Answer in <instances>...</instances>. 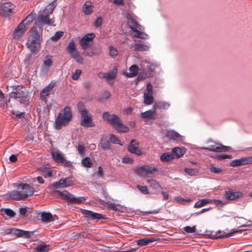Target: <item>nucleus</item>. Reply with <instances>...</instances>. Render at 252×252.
<instances>
[{
    "label": "nucleus",
    "instance_id": "obj_49",
    "mask_svg": "<svg viewBox=\"0 0 252 252\" xmlns=\"http://www.w3.org/2000/svg\"><path fill=\"white\" fill-rule=\"evenodd\" d=\"M183 229L187 233H192L195 232L196 227L195 226H193L192 227L187 226L184 227Z\"/></svg>",
    "mask_w": 252,
    "mask_h": 252
},
{
    "label": "nucleus",
    "instance_id": "obj_3",
    "mask_svg": "<svg viewBox=\"0 0 252 252\" xmlns=\"http://www.w3.org/2000/svg\"><path fill=\"white\" fill-rule=\"evenodd\" d=\"M9 98H13L26 107L29 105L30 97L27 90L23 86L13 87L12 91L9 94Z\"/></svg>",
    "mask_w": 252,
    "mask_h": 252
},
{
    "label": "nucleus",
    "instance_id": "obj_53",
    "mask_svg": "<svg viewBox=\"0 0 252 252\" xmlns=\"http://www.w3.org/2000/svg\"><path fill=\"white\" fill-rule=\"evenodd\" d=\"M210 171L215 173H219L222 171V169L220 168L215 166L214 165H211L210 167Z\"/></svg>",
    "mask_w": 252,
    "mask_h": 252
},
{
    "label": "nucleus",
    "instance_id": "obj_50",
    "mask_svg": "<svg viewBox=\"0 0 252 252\" xmlns=\"http://www.w3.org/2000/svg\"><path fill=\"white\" fill-rule=\"evenodd\" d=\"M137 188L142 193L144 194H148L149 193L148 188L146 186L137 185Z\"/></svg>",
    "mask_w": 252,
    "mask_h": 252
},
{
    "label": "nucleus",
    "instance_id": "obj_62",
    "mask_svg": "<svg viewBox=\"0 0 252 252\" xmlns=\"http://www.w3.org/2000/svg\"><path fill=\"white\" fill-rule=\"evenodd\" d=\"M97 174L100 178H102L103 177L102 168L101 166H99L98 167Z\"/></svg>",
    "mask_w": 252,
    "mask_h": 252
},
{
    "label": "nucleus",
    "instance_id": "obj_2",
    "mask_svg": "<svg viewBox=\"0 0 252 252\" xmlns=\"http://www.w3.org/2000/svg\"><path fill=\"white\" fill-rule=\"evenodd\" d=\"M57 5V0L50 2L42 11L40 12L34 21V25L43 29V26H51L55 23V17L53 14Z\"/></svg>",
    "mask_w": 252,
    "mask_h": 252
},
{
    "label": "nucleus",
    "instance_id": "obj_44",
    "mask_svg": "<svg viewBox=\"0 0 252 252\" xmlns=\"http://www.w3.org/2000/svg\"><path fill=\"white\" fill-rule=\"evenodd\" d=\"M63 32L62 31H58L56 32L55 34L51 36V39L52 41L56 42L61 37L63 36Z\"/></svg>",
    "mask_w": 252,
    "mask_h": 252
},
{
    "label": "nucleus",
    "instance_id": "obj_10",
    "mask_svg": "<svg viewBox=\"0 0 252 252\" xmlns=\"http://www.w3.org/2000/svg\"><path fill=\"white\" fill-rule=\"evenodd\" d=\"M32 14H29L24 20L19 23L12 35L13 38L18 39L23 36L28 29L29 25L32 21Z\"/></svg>",
    "mask_w": 252,
    "mask_h": 252
},
{
    "label": "nucleus",
    "instance_id": "obj_25",
    "mask_svg": "<svg viewBox=\"0 0 252 252\" xmlns=\"http://www.w3.org/2000/svg\"><path fill=\"white\" fill-rule=\"evenodd\" d=\"M156 113V110L154 109L153 106L150 110L146 111L144 112H142L140 114L141 117L146 121L147 120H155V117L154 116Z\"/></svg>",
    "mask_w": 252,
    "mask_h": 252
},
{
    "label": "nucleus",
    "instance_id": "obj_29",
    "mask_svg": "<svg viewBox=\"0 0 252 252\" xmlns=\"http://www.w3.org/2000/svg\"><path fill=\"white\" fill-rule=\"evenodd\" d=\"M139 67L138 65L133 64L129 67L128 70L129 73H126V76L128 78H132L137 75Z\"/></svg>",
    "mask_w": 252,
    "mask_h": 252
},
{
    "label": "nucleus",
    "instance_id": "obj_17",
    "mask_svg": "<svg viewBox=\"0 0 252 252\" xmlns=\"http://www.w3.org/2000/svg\"><path fill=\"white\" fill-rule=\"evenodd\" d=\"M52 156L54 160L57 162L68 164L69 162L65 160L63 154L61 153L58 149H54L52 151Z\"/></svg>",
    "mask_w": 252,
    "mask_h": 252
},
{
    "label": "nucleus",
    "instance_id": "obj_4",
    "mask_svg": "<svg viewBox=\"0 0 252 252\" xmlns=\"http://www.w3.org/2000/svg\"><path fill=\"white\" fill-rule=\"evenodd\" d=\"M72 118V113L69 106H65L58 114L55 119L54 126L58 129H61L63 126L67 125Z\"/></svg>",
    "mask_w": 252,
    "mask_h": 252
},
{
    "label": "nucleus",
    "instance_id": "obj_22",
    "mask_svg": "<svg viewBox=\"0 0 252 252\" xmlns=\"http://www.w3.org/2000/svg\"><path fill=\"white\" fill-rule=\"evenodd\" d=\"M165 136L169 139L173 140L183 141L185 139L184 136L180 135L179 133L174 130H168L166 132Z\"/></svg>",
    "mask_w": 252,
    "mask_h": 252
},
{
    "label": "nucleus",
    "instance_id": "obj_35",
    "mask_svg": "<svg viewBox=\"0 0 252 252\" xmlns=\"http://www.w3.org/2000/svg\"><path fill=\"white\" fill-rule=\"evenodd\" d=\"M143 172L151 174V166L149 165H143L136 170L137 174H141Z\"/></svg>",
    "mask_w": 252,
    "mask_h": 252
},
{
    "label": "nucleus",
    "instance_id": "obj_21",
    "mask_svg": "<svg viewBox=\"0 0 252 252\" xmlns=\"http://www.w3.org/2000/svg\"><path fill=\"white\" fill-rule=\"evenodd\" d=\"M52 64L53 61L51 59H47L44 60L40 69V74L43 76L46 75L48 74L49 68L52 66Z\"/></svg>",
    "mask_w": 252,
    "mask_h": 252
},
{
    "label": "nucleus",
    "instance_id": "obj_32",
    "mask_svg": "<svg viewBox=\"0 0 252 252\" xmlns=\"http://www.w3.org/2000/svg\"><path fill=\"white\" fill-rule=\"evenodd\" d=\"M93 7V5L91 2H90V1L86 2L83 6V12L86 15L91 14L93 12V9H92Z\"/></svg>",
    "mask_w": 252,
    "mask_h": 252
},
{
    "label": "nucleus",
    "instance_id": "obj_6",
    "mask_svg": "<svg viewBox=\"0 0 252 252\" xmlns=\"http://www.w3.org/2000/svg\"><path fill=\"white\" fill-rule=\"evenodd\" d=\"M126 18L128 27L133 32L134 37L142 39H147L148 38V35L143 32V27L137 23L132 15L128 14Z\"/></svg>",
    "mask_w": 252,
    "mask_h": 252
},
{
    "label": "nucleus",
    "instance_id": "obj_55",
    "mask_svg": "<svg viewBox=\"0 0 252 252\" xmlns=\"http://www.w3.org/2000/svg\"><path fill=\"white\" fill-rule=\"evenodd\" d=\"M118 54V51L116 49L113 47H110L109 48V55L113 58L115 57Z\"/></svg>",
    "mask_w": 252,
    "mask_h": 252
},
{
    "label": "nucleus",
    "instance_id": "obj_63",
    "mask_svg": "<svg viewBox=\"0 0 252 252\" xmlns=\"http://www.w3.org/2000/svg\"><path fill=\"white\" fill-rule=\"evenodd\" d=\"M231 235V233H228V234H226L225 235H221L220 236H214L213 237L214 239H218V238H228Z\"/></svg>",
    "mask_w": 252,
    "mask_h": 252
},
{
    "label": "nucleus",
    "instance_id": "obj_24",
    "mask_svg": "<svg viewBox=\"0 0 252 252\" xmlns=\"http://www.w3.org/2000/svg\"><path fill=\"white\" fill-rule=\"evenodd\" d=\"M67 178H62L58 182H56L52 184L54 189L64 188L70 186Z\"/></svg>",
    "mask_w": 252,
    "mask_h": 252
},
{
    "label": "nucleus",
    "instance_id": "obj_12",
    "mask_svg": "<svg viewBox=\"0 0 252 252\" xmlns=\"http://www.w3.org/2000/svg\"><path fill=\"white\" fill-rule=\"evenodd\" d=\"M117 75V69L115 68L107 73L99 72L98 77L101 79H104L109 84L113 85Z\"/></svg>",
    "mask_w": 252,
    "mask_h": 252
},
{
    "label": "nucleus",
    "instance_id": "obj_51",
    "mask_svg": "<svg viewBox=\"0 0 252 252\" xmlns=\"http://www.w3.org/2000/svg\"><path fill=\"white\" fill-rule=\"evenodd\" d=\"M47 245H40L36 247V252H46V249L47 248Z\"/></svg>",
    "mask_w": 252,
    "mask_h": 252
},
{
    "label": "nucleus",
    "instance_id": "obj_42",
    "mask_svg": "<svg viewBox=\"0 0 252 252\" xmlns=\"http://www.w3.org/2000/svg\"><path fill=\"white\" fill-rule=\"evenodd\" d=\"M1 212L4 213L5 215L10 218L14 217L16 215V213L14 212V211L9 208L1 209Z\"/></svg>",
    "mask_w": 252,
    "mask_h": 252
},
{
    "label": "nucleus",
    "instance_id": "obj_39",
    "mask_svg": "<svg viewBox=\"0 0 252 252\" xmlns=\"http://www.w3.org/2000/svg\"><path fill=\"white\" fill-rule=\"evenodd\" d=\"M82 165L86 168H91L92 166L93 163L90 158L88 157L83 158L81 160Z\"/></svg>",
    "mask_w": 252,
    "mask_h": 252
},
{
    "label": "nucleus",
    "instance_id": "obj_54",
    "mask_svg": "<svg viewBox=\"0 0 252 252\" xmlns=\"http://www.w3.org/2000/svg\"><path fill=\"white\" fill-rule=\"evenodd\" d=\"M110 140L111 141V142L113 143V144H120L121 145L120 142V140L118 139V137H117L115 135H111L110 136Z\"/></svg>",
    "mask_w": 252,
    "mask_h": 252
},
{
    "label": "nucleus",
    "instance_id": "obj_19",
    "mask_svg": "<svg viewBox=\"0 0 252 252\" xmlns=\"http://www.w3.org/2000/svg\"><path fill=\"white\" fill-rule=\"evenodd\" d=\"M55 86V82L51 81L47 86L44 87L40 92V97L42 100L45 101L49 96V93L52 90Z\"/></svg>",
    "mask_w": 252,
    "mask_h": 252
},
{
    "label": "nucleus",
    "instance_id": "obj_18",
    "mask_svg": "<svg viewBox=\"0 0 252 252\" xmlns=\"http://www.w3.org/2000/svg\"><path fill=\"white\" fill-rule=\"evenodd\" d=\"M139 143L135 139H132L128 144L127 150L130 153L134 154L137 156L142 154L141 151L138 148Z\"/></svg>",
    "mask_w": 252,
    "mask_h": 252
},
{
    "label": "nucleus",
    "instance_id": "obj_31",
    "mask_svg": "<svg viewBox=\"0 0 252 252\" xmlns=\"http://www.w3.org/2000/svg\"><path fill=\"white\" fill-rule=\"evenodd\" d=\"M157 239L154 238H144L137 241V244L140 246H144L155 242Z\"/></svg>",
    "mask_w": 252,
    "mask_h": 252
},
{
    "label": "nucleus",
    "instance_id": "obj_56",
    "mask_svg": "<svg viewBox=\"0 0 252 252\" xmlns=\"http://www.w3.org/2000/svg\"><path fill=\"white\" fill-rule=\"evenodd\" d=\"M232 155H228L226 154H220L217 156V158L219 160H223L226 158H232Z\"/></svg>",
    "mask_w": 252,
    "mask_h": 252
},
{
    "label": "nucleus",
    "instance_id": "obj_43",
    "mask_svg": "<svg viewBox=\"0 0 252 252\" xmlns=\"http://www.w3.org/2000/svg\"><path fill=\"white\" fill-rule=\"evenodd\" d=\"M219 145L220 144L210 145L208 147L204 148V149L210 151L220 152V150L219 148Z\"/></svg>",
    "mask_w": 252,
    "mask_h": 252
},
{
    "label": "nucleus",
    "instance_id": "obj_61",
    "mask_svg": "<svg viewBox=\"0 0 252 252\" xmlns=\"http://www.w3.org/2000/svg\"><path fill=\"white\" fill-rule=\"evenodd\" d=\"M219 148L220 149V152H225V151H227L228 150H229L230 149V147H228V146H223V145H219Z\"/></svg>",
    "mask_w": 252,
    "mask_h": 252
},
{
    "label": "nucleus",
    "instance_id": "obj_47",
    "mask_svg": "<svg viewBox=\"0 0 252 252\" xmlns=\"http://www.w3.org/2000/svg\"><path fill=\"white\" fill-rule=\"evenodd\" d=\"M185 172L190 176H195L197 173V170L191 168H185Z\"/></svg>",
    "mask_w": 252,
    "mask_h": 252
},
{
    "label": "nucleus",
    "instance_id": "obj_64",
    "mask_svg": "<svg viewBox=\"0 0 252 252\" xmlns=\"http://www.w3.org/2000/svg\"><path fill=\"white\" fill-rule=\"evenodd\" d=\"M9 160L12 162H15L17 160V157L15 155H11L9 157Z\"/></svg>",
    "mask_w": 252,
    "mask_h": 252
},
{
    "label": "nucleus",
    "instance_id": "obj_58",
    "mask_svg": "<svg viewBox=\"0 0 252 252\" xmlns=\"http://www.w3.org/2000/svg\"><path fill=\"white\" fill-rule=\"evenodd\" d=\"M102 22V18L100 17H98L97 18H96L95 19V20L94 22V26H95V27L96 28H98L101 25Z\"/></svg>",
    "mask_w": 252,
    "mask_h": 252
},
{
    "label": "nucleus",
    "instance_id": "obj_11",
    "mask_svg": "<svg viewBox=\"0 0 252 252\" xmlns=\"http://www.w3.org/2000/svg\"><path fill=\"white\" fill-rule=\"evenodd\" d=\"M95 35L94 33H87L79 40V44L83 50L92 48L94 45L93 40Z\"/></svg>",
    "mask_w": 252,
    "mask_h": 252
},
{
    "label": "nucleus",
    "instance_id": "obj_52",
    "mask_svg": "<svg viewBox=\"0 0 252 252\" xmlns=\"http://www.w3.org/2000/svg\"><path fill=\"white\" fill-rule=\"evenodd\" d=\"M81 70L80 69H76L75 72L72 73V78L74 80H76L78 79L81 74Z\"/></svg>",
    "mask_w": 252,
    "mask_h": 252
},
{
    "label": "nucleus",
    "instance_id": "obj_46",
    "mask_svg": "<svg viewBox=\"0 0 252 252\" xmlns=\"http://www.w3.org/2000/svg\"><path fill=\"white\" fill-rule=\"evenodd\" d=\"M147 182L153 189H158L159 187L158 183L154 180L149 179Z\"/></svg>",
    "mask_w": 252,
    "mask_h": 252
},
{
    "label": "nucleus",
    "instance_id": "obj_7",
    "mask_svg": "<svg viewBox=\"0 0 252 252\" xmlns=\"http://www.w3.org/2000/svg\"><path fill=\"white\" fill-rule=\"evenodd\" d=\"M21 190H13L10 192V196L12 199L24 200L33 194L34 189L30 185L23 184L21 185Z\"/></svg>",
    "mask_w": 252,
    "mask_h": 252
},
{
    "label": "nucleus",
    "instance_id": "obj_23",
    "mask_svg": "<svg viewBox=\"0 0 252 252\" xmlns=\"http://www.w3.org/2000/svg\"><path fill=\"white\" fill-rule=\"evenodd\" d=\"M153 106L156 111L157 109L166 110L170 107V104L169 102L164 101H158L154 102Z\"/></svg>",
    "mask_w": 252,
    "mask_h": 252
},
{
    "label": "nucleus",
    "instance_id": "obj_20",
    "mask_svg": "<svg viewBox=\"0 0 252 252\" xmlns=\"http://www.w3.org/2000/svg\"><path fill=\"white\" fill-rule=\"evenodd\" d=\"M252 162V158H244L240 159H237L232 161L230 163V165L233 167H237L241 165H244L247 164H250Z\"/></svg>",
    "mask_w": 252,
    "mask_h": 252
},
{
    "label": "nucleus",
    "instance_id": "obj_27",
    "mask_svg": "<svg viewBox=\"0 0 252 252\" xmlns=\"http://www.w3.org/2000/svg\"><path fill=\"white\" fill-rule=\"evenodd\" d=\"M13 234L19 237L24 238H30L32 234V232L25 231L21 229L15 228L13 230Z\"/></svg>",
    "mask_w": 252,
    "mask_h": 252
},
{
    "label": "nucleus",
    "instance_id": "obj_38",
    "mask_svg": "<svg viewBox=\"0 0 252 252\" xmlns=\"http://www.w3.org/2000/svg\"><path fill=\"white\" fill-rule=\"evenodd\" d=\"M212 201V200L211 199H205V198L203 199H200V200H198V201H197L195 203V204L194 205V207L200 208L207 204L211 203Z\"/></svg>",
    "mask_w": 252,
    "mask_h": 252
},
{
    "label": "nucleus",
    "instance_id": "obj_14",
    "mask_svg": "<svg viewBox=\"0 0 252 252\" xmlns=\"http://www.w3.org/2000/svg\"><path fill=\"white\" fill-rule=\"evenodd\" d=\"M143 71L150 72L151 74L152 72L159 67V64L152 62L143 61L141 64Z\"/></svg>",
    "mask_w": 252,
    "mask_h": 252
},
{
    "label": "nucleus",
    "instance_id": "obj_16",
    "mask_svg": "<svg viewBox=\"0 0 252 252\" xmlns=\"http://www.w3.org/2000/svg\"><path fill=\"white\" fill-rule=\"evenodd\" d=\"M242 195V193L236 191L232 189L227 188L225 190L224 196L229 200H234L238 199Z\"/></svg>",
    "mask_w": 252,
    "mask_h": 252
},
{
    "label": "nucleus",
    "instance_id": "obj_40",
    "mask_svg": "<svg viewBox=\"0 0 252 252\" xmlns=\"http://www.w3.org/2000/svg\"><path fill=\"white\" fill-rule=\"evenodd\" d=\"M101 148L105 151L109 150L110 149V142L106 140L102 139L100 143Z\"/></svg>",
    "mask_w": 252,
    "mask_h": 252
},
{
    "label": "nucleus",
    "instance_id": "obj_41",
    "mask_svg": "<svg viewBox=\"0 0 252 252\" xmlns=\"http://www.w3.org/2000/svg\"><path fill=\"white\" fill-rule=\"evenodd\" d=\"M174 200L179 203L183 205H186L190 202L191 200L189 198L184 199L181 196H177L174 198Z\"/></svg>",
    "mask_w": 252,
    "mask_h": 252
},
{
    "label": "nucleus",
    "instance_id": "obj_60",
    "mask_svg": "<svg viewBox=\"0 0 252 252\" xmlns=\"http://www.w3.org/2000/svg\"><path fill=\"white\" fill-rule=\"evenodd\" d=\"M77 150L79 153L82 156H83L85 155V148L82 145H78L77 147Z\"/></svg>",
    "mask_w": 252,
    "mask_h": 252
},
{
    "label": "nucleus",
    "instance_id": "obj_34",
    "mask_svg": "<svg viewBox=\"0 0 252 252\" xmlns=\"http://www.w3.org/2000/svg\"><path fill=\"white\" fill-rule=\"evenodd\" d=\"M41 174L44 178H47L53 176V171L50 168L45 167H41Z\"/></svg>",
    "mask_w": 252,
    "mask_h": 252
},
{
    "label": "nucleus",
    "instance_id": "obj_1",
    "mask_svg": "<svg viewBox=\"0 0 252 252\" xmlns=\"http://www.w3.org/2000/svg\"><path fill=\"white\" fill-rule=\"evenodd\" d=\"M43 28H38L34 25L30 30V35L28 37V41L26 43L27 48L30 50L31 53L28 58H26L25 61L27 62H32L33 59L32 56L38 51L39 47L42 40V32Z\"/></svg>",
    "mask_w": 252,
    "mask_h": 252
},
{
    "label": "nucleus",
    "instance_id": "obj_9",
    "mask_svg": "<svg viewBox=\"0 0 252 252\" xmlns=\"http://www.w3.org/2000/svg\"><path fill=\"white\" fill-rule=\"evenodd\" d=\"M52 195L60 197L71 203H80L86 199V197L83 196L76 197L66 190L63 191L54 190L52 191Z\"/></svg>",
    "mask_w": 252,
    "mask_h": 252
},
{
    "label": "nucleus",
    "instance_id": "obj_37",
    "mask_svg": "<svg viewBox=\"0 0 252 252\" xmlns=\"http://www.w3.org/2000/svg\"><path fill=\"white\" fill-rule=\"evenodd\" d=\"M172 152L174 156H176L177 158H180L184 155L185 150L184 148L175 147L172 149Z\"/></svg>",
    "mask_w": 252,
    "mask_h": 252
},
{
    "label": "nucleus",
    "instance_id": "obj_45",
    "mask_svg": "<svg viewBox=\"0 0 252 252\" xmlns=\"http://www.w3.org/2000/svg\"><path fill=\"white\" fill-rule=\"evenodd\" d=\"M146 71H144L143 73H139V74L137 76V80L138 81H140L147 77H149L153 75V74H151L150 73H149V74H148L147 73H146Z\"/></svg>",
    "mask_w": 252,
    "mask_h": 252
},
{
    "label": "nucleus",
    "instance_id": "obj_15",
    "mask_svg": "<svg viewBox=\"0 0 252 252\" xmlns=\"http://www.w3.org/2000/svg\"><path fill=\"white\" fill-rule=\"evenodd\" d=\"M82 214L87 220H99L104 218L103 216L100 214L88 210H84L82 211Z\"/></svg>",
    "mask_w": 252,
    "mask_h": 252
},
{
    "label": "nucleus",
    "instance_id": "obj_33",
    "mask_svg": "<svg viewBox=\"0 0 252 252\" xmlns=\"http://www.w3.org/2000/svg\"><path fill=\"white\" fill-rule=\"evenodd\" d=\"M174 158V155L170 153H164L161 155L160 157L161 161L163 162H168L171 161Z\"/></svg>",
    "mask_w": 252,
    "mask_h": 252
},
{
    "label": "nucleus",
    "instance_id": "obj_57",
    "mask_svg": "<svg viewBox=\"0 0 252 252\" xmlns=\"http://www.w3.org/2000/svg\"><path fill=\"white\" fill-rule=\"evenodd\" d=\"M27 212V208L26 207H21L19 209V213L20 217H24Z\"/></svg>",
    "mask_w": 252,
    "mask_h": 252
},
{
    "label": "nucleus",
    "instance_id": "obj_48",
    "mask_svg": "<svg viewBox=\"0 0 252 252\" xmlns=\"http://www.w3.org/2000/svg\"><path fill=\"white\" fill-rule=\"evenodd\" d=\"M72 59L75 60V61L79 63H83V58L82 57V56L79 54L78 52L75 54L74 55H73L72 57Z\"/></svg>",
    "mask_w": 252,
    "mask_h": 252
},
{
    "label": "nucleus",
    "instance_id": "obj_8",
    "mask_svg": "<svg viewBox=\"0 0 252 252\" xmlns=\"http://www.w3.org/2000/svg\"><path fill=\"white\" fill-rule=\"evenodd\" d=\"M77 109L81 116V125L85 127H94L95 125L92 121V116L89 114L82 102H78Z\"/></svg>",
    "mask_w": 252,
    "mask_h": 252
},
{
    "label": "nucleus",
    "instance_id": "obj_5",
    "mask_svg": "<svg viewBox=\"0 0 252 252\" xmlns=\"http://www.w3.org/2000/svg\"><path fill=\"white\" fill-rule=\"evenodd\" d=\"M103 119L104 121L110 123L119 132L125 133L128 131V128L121 122L119 118L115 114H110L105 112L103 113Z\"/></svg>",
    "mask_w": 252,
    "mask_h": 252
},
{
    "label": "nucleus",
    "instance_id": "obj_13",
    "mask_svg": "<svg viewBox=\"0 0 252 252\" xmlns=\"http://www.w3.org/2000/svg\"><path fill=\"white\" fill-rule=\"evenodd\" d=\"M15 6L10 2L2 3L0 7V14L5 17H9L13 14V10Z\"/></svg>",
    "mask_w": 252,
    "mask_h": 252
},
{
    "label": "nucleus",
    "instance_id": "obj_36",
    "mask_svg": "<svg viewBox=\"0 0 252 252\" xmlns=\"http://www.w3.org/2000/svg\"><path fill=\"white\" fill-rule=\"evenodd\" d=\"M144 103L147 105L152 104L154 102V97L152 94L144 93L143 95Z\"/></svg>",
    "mask_w": 252,
    "mask_h": 252
},
{
    "label": "nucleus",
    "instance_id": "obj_28",
    "mask_svg": "<svg viewBox=\"0 0 252 252\" xmlns=\"http://www.w3.org/2000/svg\"><path fill=\"white\" fill-rule=\"evenodd\" d=\"M54 217L57 218V217L56 215L53 217L50 213L43 212L41 215V220L45 222H50L54 221Z\"/></svg>",
    "mask_w": 252,
    "mask_h": 252
},
{
    "label": "nucleus",
    "instance_id": "obj_59",
    "mask_svg": "<svg viewBox=\"0 0 252 252\" xmlns=\"http://www.w3.org/2000/svg\"><path fill=\"white\" fill-rule=\"evenodd\" d=\"M147 94H153V86L151 83H148L146 86Z\"/></svg>",
    "mask_w": 252,
    "mask_h": 252
},
{
    "label": "nucleus",
    "instance_id": "obj_30",
    "mask_svg": "<svg viewBox=\"0 0 252 252\" xmlns=\"http://www.w3.org/2000/svg\"><path fill=\"white\" fill-rule=\"evenodd\" d=\"M132 47L134 51H147L150 49V47L148 45L139 43L134 44Z\"/></svg>",
    "mask_w": 252,
    "mask_h": 252
},
{
    "label": "nucleus",
    "instance_id": "obj_26",
    "mask_svg": "<svg viewBox=\"0 0 252 252\" xmlns=\"http://www.w3.org/2000/svg\"><path fill=\"white\" fill-rule=\"evenodd\" d=\"M65 50L68 54H69L71 58L78 52L76 48L75 41L73 39L69 41L68 44L66 47Z\"/></svg>",
    "mask_w": 252,
    "mask_h": 252
}]
</instances>
